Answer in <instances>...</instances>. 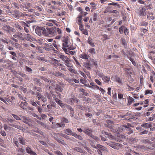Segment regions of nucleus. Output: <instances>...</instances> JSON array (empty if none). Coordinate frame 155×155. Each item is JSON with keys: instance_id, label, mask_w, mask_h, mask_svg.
<instances>
[{"instance_id": "f257e3e1", "label": "nucleus", "mask_w": 155, "mask_h": 155, "mask_svg": "<svg viewBox=\"0 0 155 155\" xmlns=\"http://www.w3.org/2000/svg\"><path fill=\"white\" fill-rule=\"evenodd\" d=\"M36 33L38 36H41L42 35L46 36H48V34L45 28L37 26L35 29Z\"/></svg>"}, {"instance_id": "f03ea898", "label": "nucleus", "mask_w": 155, "mask_h": 155, "mask_svg": "<svg viewBox=\"0 0 155 155\" xmlns=\"http://www.w3.org/2000/svg\"><path fill=\"white\" fill-rule=\"evenodd\" d=\"M22 117L23 118L22 121L24 123L28 124L31 127L33 126L32 124L30 123V122H31L32 120L30 118L25 117L23 116H22Z\"/></svg>"}, {"instance_id": "7ed1b4c3", "label": "nucleus", "mask_w": 155, "mask_h": 155, "mask_svg": "<svg viewBox=\"0 0 155 155\" xmlns=\"http://www.w3.org/2000/svg\"><path fill=\"white\" fill-rule=\"evenodd\" d=\"M132 54V52L130 50H127L125 52L123 51V54L124 57L126 56L129 59L130 58Z\"/></svg>"}, {"instance_id": "20e7f679", "label": "nucleus", "mask_w": 155, "mask_h": 155, "mask_svg": "<svg viewBox=\"0 0 155 155\" xmlns=\"http://www.w3.org/2000/svg\"><path fill=\"white\" fill-rule=\"evenodd\" d=\"M56 28L55 27H54L53 28H51L50 30H49L48 33V34H49L52 35H53L56 33Z\"/></svg>"}, {"instance_id": "39448f33", "label": "nucleus", "mask_w": 155, "mask_h": 155, "mask_svg": "<svg viewBox=\"0 0 155 155\" xmlns=\"http://www.w3.org/2000/svg\"><path fill=\"white\" fill-rule=\"evenodd\" d=\"M69 40L68 38H66L63 41V43L62 44V46L64 48H67L69 46L68 45Z\"/></svg>"}, {"instance_id": "423d86ee", "label": "nucleus", "mask_w": 155, "mask_h": 155, "mask_svg": "<svg viewBox=\"0 0 155 155\" xmlns=\"http://www.w3.org/2000/svg\"><path fill=\"white\" fill-rule=\"evenodd\" d=\"M25 150L28 153L32 154L33 155H37L35 152L32 151L31 149L28 147H26Z\"/></svg>"}, {"instance_id": "0eeeda50", "label": "nucleus", "mask_w": 155, "mask_h": 155, "mask_svg": "<svg viewBox=\"0 0 155 155\" xmlns=\"http://www.w3.org/2000/svg\"><path fill=\"white\" fill-rule=\"evenodd\" d=\"M62 60L65 62L69 59L66 56L62 54H59L58 56Z\"/></svg>"}, {"instance_id": "6e6552de", "label": "nucleus", "mask_w": 155, "mask_h": 155, "mask_svg": "<svg viewBox=\"0 0 155 155\" xmlns=\"http://www.w3.org/2000/svg\"><path fill=\"white\" fill-rule=\"evenodd\" d=\"M55 101L62 108L65 106V104L62 103V101L58 98L55 99Z\"/></svg>"}, {"instance_id": "1a4fd4ad", "label": "nucleus", "mask_w": 155, "mask_h": 155, "mask_svg": "<svg viewBox=\"0 0 155 155\" xmlns=\"http://www.w3.org/2000/svg\"><path fill=\"white\" fill-rule=\"evenodd\" d=\"M55 87H56L54 88V90L55 91H58L60 92L62 91L63 88L60 85L57 84H56Z\"/></svg>"}, {"instance_id": "9d476101", "label": "nucleus", "mask_w": 155, "mask_h": 155, "mask_svg": "<svg viewBox=\"0 0 155 155\" xmlns=\"http://www.w3.org/2000/svg\"><path fill=\"white\" fill-rule=\"evenodd\" d=\"M14 13L15 14L14 17L15 18H18L21 16V12L17 10H15Z\"/></svg>"}, {"instance_id": "9b49d317", "label": "nucleus", "mask_w": 155, "mask_h": 155, "mask_svg": "<svg viewBox=\"0 0 155 155\" xmlns=\"http://www.w3.org/2000/svg\"><path fill=\"white\" fill-rule=\"evenodd\" d=\"M141 127H143L145 128H149L152 126L151 124L147 123H144L141 125Z\"/></svg>"}, {"instance_id": "f8f14e48", "label": "nucleus", "mask_w": 155, "mask_h": 155, "mask_svg": "<svg viewBox=\"0 0 155 155\" xmlns=\"http://www.w3.org/2000/svg\"><path fill=\"white\" fill-rule=\"evenodd\" d=\"M54 139L59 143H60L63 145L65 144V143H64V140L59 139L58 138L56 137H54Z\"/></svg>"}, {"instance_id": "ddd939ff", "label": "nucleus", "mask_w": 155, "mask_h": 155, "mask_svg": "<svg viewBox=\"0 0 155 155\" xmlns=\"http://www.w3.org/2000/svg\"><path fill=\"white\" fill-rule=\"evenodd\" d=\"M107 144L108 145L111 147L112 148H114V149H117V147L115 145V144H114V143L110 142L108 143H107Z\"/></svg>"}, {"instance_id": "4468645a", "label": "nucleus", "mask_w": 155, "mask_h": 155, "mask_svg": "<svg viewBox=\"0 0 155 155\" xmlns=\"http://www.w3.org/2000/svg\"><path fill=\"white\" fill-rule=\"evenodd\" d=\"M9 125H10L11 126L14 127L15 128H16L19 130H21L22 129L23 127H21L19 126L18 125H17L16 124H9Z\"/></svg>"}, {"instance_id": "2eb2a0df", "label": "nucleus", "mask_w": 155, "mask_h": 155, "mask_svg": "<svg viewBox=\"0 0 155 155\" xmlns=\"http://www.w3.org/2000/svg\"><path fill=\"white\" fill-rule=\"evenodd\" d=\"M18 140L19 143L22 145H25V139L22 137H20L18 138Z\"/></svg>"}, {"instance_id": "dca6fc26", "label": "nucleus", "mask_w": 155, "mask_h": 155, "mask_svg": "<svg viewBox=\"0 0 155 155\" xmlns=\"http://www.w3.org/2000/svg\"><path fill=\"white\" fill-rule=\"evenodd\" d=\"M72 136H74L75 138H78V139L80 140H83V138L80 135H77L76 133H72Z\"/></svg>"}, {"instance_id": "f3484780", "label": "nucleus", "mask_w": 155, "mask_h": 155, "mask_svg": "<svg viewBox=\"0 0 155 155\" xmlns=\"http://www.w3.org/2000/svg\"><path fill=\"white\" fill-rule=\"evenodd\" d=\"M27 104V103L26 102H21V104H20L19 106L20 107L22 108L24 110H26V108H25L24 107V106H26Z\"/></svg>"}, {"instance_id": "a211bd4d", "label": "nucleus", "mask_w": 155, "mask_h": 155, "mask_svg": "<svg viewBox=\"0 0 155 155\" xmlns=\"http://www.w3.org/2000/svg\"><path fill=\"white\" fill-rule=\"evenodd\" d=\"M73 150L74 151H76L80 153H82L83 152V150L80 147H76L73 148Z\"/></svg>"}, {"instance_id": "6ab92c4d", "label": "nucleus", "mask_w": 155, "mask_h": 155, "mask_svg": "<svg viewBox=\"0 0 155 155\" xmlns=\"http://www.w3.org/2000/svg\"><path fill=\"white\" fill-rule=\"evenodd\" d=\"M84 64L85 67H87V68L91 69L90 67L91 66V64L89 61H88L87 62H84Z\"/></svg>"}, {"instance_id": "aec40b11", "label": "nucleus", "mask_w": 155, "mask_h": 155, "mask_svg": "<svg viewBox=\"0 0 155 155\" xmlns=\"http://www.w3.org/2000/svg\"><path fill=\"white\" fill-rule=\"evenodd\" d=\"M97 146L98 148L100 149L103 151H105L107 150L106 148L101 145L100 144H97Z\"/></svg>"}, {"instance_id": "412c9836", "label": "nucleus", "mask_w": 155, "mask_h": 155, "mask_svg": "<svg viewBox=\"0 0 155 155\" xmlns=\"http://www.w3.org/2000/svg\"><path fill=\"white\" fill-rule=\"evenodd\" d=\"M126 125L125 124L122 125L120 127V130L121 131H124L126 132Z\"/></svg>"}, {"instance_id": "4be33fe9", "label": "nucleus", "mask_w": 155, "mask_h": 155, "mask_svg": "<svg viewBox=\"0 0 155 155\" xmlns=\"http://www.w3.org/2000/svg\"><path fill=\"white\" fill-rule=\"evenodd\" d=\"M146 10L145 8H143L140 11L139 15L140 16H144V13L146 12Z\"/></svg>"}, {"instance_id": "5701e85b", "label": "nucleus", "mask_w": 155, "mask_h": 155, "mask_svg": "<svg viewBox=\"0 0 155 155\" xmlns=\"http://www.w3.org/2000/svg\"><path fill=\"white\" fill-rule=\"evenodd\" d=\"M64 133L67 135H70L71 134L72 135V133H74L72 132L71 130L69 129H66L65 130Z\"/></svg>"}, {"instance_id": "b1692460", "label": "nucleus", "mask_w": 155, "mask_h": 155, "mask_svg": "<svg viewBox=\"0 0 155 155\" xmlns=\"http://www.w3.org/2000/svg\"><path fill=\"white\" fill-rule=\"evenodd\" d=\"M53 75H55V76L56 77H59V76H61V77H63L64 76V75L62 73H61L60 72H55L54 73Z\"/></svg>"}, {"instance_id": "393cba45", "label": "nucleus", "mask_w": 155, "mask_h": 155, "mask_svg": "<svg viewBox=\"0 0 155 155\" xmlns=\"http://www.w3.org/2000/svg\"><path fill=\"white\" fill-rule=\"evenodd\" d=\"M129 101L127 104L128 105H130L132 103H134L135 102L134 99L131 97H129Z\"/></svg>"}, {"instance_id": "a878e982", "label": "nucleus", "mask_w": 155, "mask_h": 155, "mask_svg": "<svg viewBox=\"0 0 155 155\" xmlns=\"http://www.w3.org/2000/svg\"><path fill=\"white\" fill-rule=\"evenodd\" d=\"M33 80L35 82H36V84L39 86H41L42 85V83L40 81V79L37 78H35Z\"/></svg>"}, {"instance_id": "bb28decb", "label": "nucleus", "mask_w": 155, "mask_h": 155, "mask_svg": "<svg viewBox=\"0 0 155 155\" xmlns=\"http://www.w3.org/2000/svg\"><path fill=\"white\" fill-rule=\"evenodd\" d=\"M121 41L122 44H123L124 46V47L127 48V43H126L125 40L124 38H121Z\"/></svg>"}, {"instance_id": "cd10ccee", "label": "nucleus", "mask_w": 155, "mask_h": 155, "mask_svg": "<svg viewBox=\"0 0 155 155\" xmlns=\"http://www.w3.org/2000/svg\"><path fill=\"white\" fill-rule=\"evenodd\" d=\"M76 106L78 109L81 110H85V107L81 105H77Z\"/></svg>"}, {"instance_id": "c85d7f7f", "label": "nucleus", "mask_w": 155, "mask_h": 155, "mask_svg": "<svg viewBox=\"0 0 155 155\" xmlns=\"http://www.w3.org/2000/svg\"><path fill=\"white\" fill-rule=\"evenodd\" d=\"M86 134H87L88 136H90L91 134V130L86 129L84 131Z\"/></svg>"}, {"instance_id": "c756f323", "label": "nucleus", "mask_w": 155, "mask_h": 155, "mask_svg": "<svg viewBox=\"0 0 155 155\" xmlns=\"http://www.w3.org/2000/svg\"><path fill=\"white\" fill-rule=\"evenodd\" d=\"M131 127V125L129 123L127 124V125H126V132H127L129 131V130L132 129L130 127Z\"/></svg>"}, {"instance_id": "7c9ffc66", "label": "nucleus", "mask_w": 155, "mask_h": 155, "mask_svg": "<svg viewBox=\"0 0 155 155\" xmlns=\"http://www.w3.org/2000/svg\"><path fill=\"white\" fill-rule=\"evenodd\" d=\"M36 58L39 60H40L42 61H45V62H47L48 61L47 60L45 59L44 58L41 57L40 56H37L36 57Z\"/></svg>"}, {"instance_id": "2f4dec72", "label": "nucleus", "mask_w": 155, "mask_h": 155, "mask_svg": "<svg viewBox=\"0 0 155 155\" xmlns=\"http://www.w3.org/2000/svg\"><path fill=\"white\" fill-rule=\"evenodd\" d=\"M26 39L28 41H30V39L32 40V38H32V36L30 34H26Z\"/></svg>"}, {"instance_id": "473e14b6", "label": "nucleus", "mask_w": 155, "mask_h": 155, "mask_svg": "<svg viewBox=\"0 0 155 155\" xmlns=\"http://www.w3.org/2000/svg\"><path fill=\"white\" fill-rule=\"evenodd\" d=\"M41 79L44 80L45 81L48 82V83H51V81L49 80H48L47 78L44 77L43 76H41Z\"/></svg>"}, {"instance_id": "72a5a7b5", "label": "nucleus", "mask_w": 155, "mask_h": 155, "mask_svg": "<svg viewBox=\"0 0 155 155\" xmlns=\"http://www.w3.org/2000/svg\"><path fill=\"white\" fill-rule=\"evenodd\" d=\"M103 80L105 82H108L109 81H110V78L108 77H107L106 76L104 77V78H103Z\"/></svg>"}, {"instance_id": "f704fd0d", "label": "nucleus", "mask_w": 155, "mask_h": 155, "mask_svg": "<svg viewBox=\"0 0 155 155\" xmlns=\"http://www.w3.org/2000/svg\"><path fill=\"white\" fill-rule=\"evenodd\" d=\"M88 57L89 56H88L86 54L81 55V58L83 59H87L88 58Z\"/></svg>"}, {"instance_id": "c9c22d12", "label": "nucleus", "mask_w": 155, "mask_h": 155, "mask_svg": "<svg viewBox=\"0 0 155 155\" xmlns=\"http://www.w3.org/2000/svg\"><path fill=\"white\" fill-rule=\"evenodd\" d=\"M98 17V15L97 13H94L93 16V20L94 21H96Z\"/></svg>"}, {"instance_id": "e433bc0d", "label": "nucleus", "mask_w": 155, "mask_h": 155, "mask_svg": "<svg viewBox=\"0 0 155 155\" xmlns=\"http://www.w3.org/2000/svg\"><path fill=\"white\" fill-rule=\"evenodd\" d=\"M70 61L69 59L65 63V65L67 66L68 67H71V64L69 63V61Z\"/></svg>"}, {"instance_id": "4c0bfd02", "label": "nucleus", "mask_w": 155, "mask_h": 155, "mask_svg": "<svg viewBox=\"0 0 155 155\" xmlns=\"http://www.w3.org/2000/svg\"><path fill=\"white\" fill-rule=\"evenodd\" d=\"M145 95H147L149 94H152L153 93V91L151 90H146L145 92Z\"/></svg>"}, {"instance_id": "58836bf2", "label": "nucleus", "mask_w": 155, "mask_h": 155, "mask_svg": "<svg viewBox=\"0 0 155 155\" xmlns=\"http://www.w3.org/2000/svg\"><path fill=\"white\" fill-rule=\"evenodd\" d=\"M124 27V26H121L119 29V31L121 34H122L123 32V30Z\"/></svg>"}, {"instance_id": "ea45409f", "label": "nucleus", "mask_w": 155, "mask_h": 155, "mask_svg": "<svg viewBox=\"0 0 155 155\" xmlns=\"http://www.w3.org/2000/svg\"><path fill=\"white\" fill-rule=\"evenodd\" d=\"M17 37L18 38H19L20 39H22L23 40H24L23 39V37H22V34L21 33H18L17 34Z\"/></svg>"}, {"instance_id": "a19ab883", "label": "nucleus", "mask_w": 155, "mask_h": 155, "mask_svg": "<svg viewBox=\"0 0 155 155\" xmlns=\"http://www.w3.org/2000/svg\"><path fill=\"white\" fill-rule=\"evenodd\" d=\"M71 109H72V110H70V114L71 116V117H74V109L73 108H72Z\"/></svg>"}, {"instance_id": "79ce46f5", "label": "nucleus", "mask_w": 155, "mask_h": 155, "mask_svg": "<svg viewBox=\"0 0 155 155\" xmlns=\"http://www.w3.org/2000/svg\"><path fill=\"white\" fill-rule=\"evenodd\" d=\"M89 51L92 54H95V49L94 48H92L90 49L89 50Z\"/></svg>"}, {"instance_id": "37998d69", "label": "nucleus", "mask_w": 155, "mask_h": 155, "mask_svg": "<svg viewBox=\"0 0 155 155\" xmlns=\"http://www.w3.org/2000/svg\"><path fill=\"white\" fill-rule=\"evenodd\" d=\"M108 5H112L114 6L117 5V7L118 8H120V5L118 4H117L116 3L114 2H112L111 3H109Z\"/></svg>"}, {"instance_id": "c03bdc74", "label": "nucleus", "mask_w": 155, "mask_h": 155, "mask_svg": "<svg viewBox=\"0 0 155 155\" xmlns=\"http://www.w3.org/2000/svg\"><path fill=\"white\" fill-rule=\"evenodd\" d=\"M84 100L86 102L88 103L90 102L91 99L89 98H87L86 97H84Z\"/></svg>"}, {"instance_id": "a18cd8bd", "label": "nucleus", "mask_w": 155, "mask_h": 155, "mask_svg": "<svg viewBox=\"0 0 155 155\" xmlns=\"http://www.w3.org/2000/svg\"><path fill=\"white\" fill-rule=\"evenodd\" d=\"M12 115L13 117L16 119V120H21V119L17 115L14 114H12Z\"/></svg>"}, {"instance_id": "49530a36", "label": "nucleus", "mask_w": 155, "mask_h": 155, "mask_svg": "<svg viewBox=\"0 0 155 155\" xmlns=\"http://www.w3.org/2000/svg\"><path fill=\"white\" fill-rule=\"evenodd\" d=\"M116 80L118 83H120L121 82L120 78L118 76H116L115 78Z\"/></svg>"}, {"instance_id": "de8ad7c7", "label": "nucleus", "mask_w": 155, "mask_h": 155, "mask_svg": "<svg viewBox=\"0 0 155 155\" xmlns=\"http://www.w3.org/2000/svg\"><path fill=\"white\" fill-rule=\"evenodd\" d=\"M61 120L62 121L66 123H68V120L67 119L65 118L64 117H63L62 118Z\"/></svg>"}, {"instance_id": "09e8293b", "label": "nucleus", "mask_w": 155, "mask_h": 155, "mask_svg": "<svg viewBox=\"0 0 155 155\" xmlns=\"http://www.w3.org/2000/svg\"><path fill=\"white\" fill-rule=\"evenodd\" d=\"M71 100V102H72V101H74L75 102L77 103H78L80 101L79 99H77V98H75V97L74 98H72Z\"/></svg>"}, {"instance_id": "8fccbe9b", "label": "nucleus", "mask_w": 155, "mask_h": 155, "mask_svg": "<svg viewBox=\"0 0 155 155\" xmlns=\"http://www.w3.org/2000/svg\"><path fill=\"white\" fill-rule=\"evenodd\" d=\"M97 74L100 77H103L104 74L103 73L100 72V71H97Z\"/></svg>"}, {"instance_id": "3c124183", "label": "nucleus", "mask_w": 155, "mask_h": 155, "mask_svg": "<svg viewBox=\"0 0 155 155\" xmlns=\"http://www.w3.org/2000/svg\"><path fill=\"white\" fill-rule=\"evenodd\" d=\"M142 142L145 143H150V141L147 139H143L142 140Z\"/></svg>"}, {"instance_id": "603ef678", "label": "nucleus", "mask_w": 155, "mask_h": 155, "mask_svg": "<svg viewBox=\"0 0 155 155\" xmlns=\"http://www.w3.org/2000/svg\"><path fill=\"white\" fill-rule=\"evenodd\" d=\"M108 137L110 139H113L114 138V136L112 135L111 133H108L107 135Z\"/></svg>"}, {"instance_id": "864d4df0", "label": "nucleus", "mask_w": 155, "mask_h": 155, "mask_svg": "<svg viewBox=\"0 0 155 155\" xmlns=\"http://www.w3.org/2000/svg\"><path fill=\"white\" fill-rule=\"evenodd\" d=\"M26 70L29 72H31L32 70L28 66H26Z\"/></svg>"}, {"instance_id": "5fc2aeb1", "label": "nucleus", "mask_w": 155, "mask_h": 155, "mask_svg": "<svg viewBox=\"0 0 155 155\" xmlns=\"http://www.w3.org/2000/svg\"><path fill=\"white\" fill-rule=\"evenodd\" d=\"M132 68L131 67H129L128 68H124V70L125 71H130L132 70Z\"/></svg>"}, {"instance_id": "6e6d98bb", "label": "nucleus", "mask_w": 155, "mask_h": 155, "mask_svg": "<svg viewBox=\"0 0 155 155\" xmlns=\"http://www.w3.org/2000/svg\"><path fill=\"white\" fill-rule=\"evenodd\" d=\"M124 33L126 35H127L128 34V30L126 27H124Z\"/></svg>"}, {"instance_id": "4d7b16f0", "label": "nucleus", "mask_w": 155, "mask_h": 155, "mask_svg": "<svg viewBox=\"0 0 155 155\" xmlns=\"http://www.w3.org/2000/svg\"><path fill=\"white\" fill-rule=\"evenodd\" d=\"M90 4L92 5L93 9H96V4L95 3L91 2L90 3Z\"/></svg>"}, {"instance_id": "13d9d810", "label": "nucleus", "mask_w": 155, "mask_h": 155, "mask_svg": "<svg viewBox=\"0 0 155 155\" xmlns=\"http://www.w3.org/2000/svg\"><path fill=\"white\" fill-rule=\"evenodd\" d=\"M0 41H1L2 42L5 43H6V44H8V42L7 41V39L6 38H5V39H0Z\"/></svg>"}, {"instance_id": "bf43d9fd", "label": "nucleus", "mask_w": 155, "mask_h": 155, "mask_svg": "<svg viewBox=\"0 0 155 155\" xmlns=\"http://www.w3.org/2000/svg\"><path fill=\"white\" fill-rule=\"evenodd\" d=\"M104 126L109 128L112 129V125L111 124H105Z\"/></svg>"}, {"instance_id": "052dcab7", "label": "nucleus", "mask_w": 155, "mask_h": 155, "mask_svg": "<svg viewBox=\"0 0 155 155\" xmlns=\"http://www.w3.org/2000/svg\"><path fill=\"white\" fill-rule=\"evenodd\" d=\"M148 133V131L146 130H145L144 131H142L140 133V134L142 135V134H147Z\"/></svg>"}, {"instance_id": "680f3d73", "label": "nucleus", "mask_w": 155, "mask_h": 155, "mask_svg": "<svg viewBox=\"0 0 155 155\" xmlns=\"http://www.w3.org/2000/svg\"><path fill=\"white\" fill-rule=\"evenodd\" d=\"M0 20L2 22H5L6 21V20L5 19L4 17L2 16H0Z\"/></svg>"}, {"instance_id": "e2e57ef3", "label": "nucleus", "mask_w": 155, "mask_h": 155, "mask_svg": "<svg viewBox=\"0 0 155 155\" xmlns=\"http://www.w3.org/2000/svg\"><path fill=\"white\" fill-rule=\"evenodd\" d=\"M79 29L81 31H83V30H84V29H83L82 28L83 27V25L81 24H79Z\"/></svg>"}, {"instance_id": "0e129e2a", "label": "nucleus", "mask_w": 155, "mask_h": 155, "mask_svg": "<svg viewBox=\"0 0 155 155\" xmlns=\"http://www.w3.org/2000/svg\"><path fill=\"white\" fill-rule=\"evenodd\" d=\"M68 70L71 72L75 74H76V72L75 71V70L71 68H69L68 69Z\"/></svg>"}, {"instance_id": "69168bd1", "label": "nucleus", "mask_w": 155, "mask_h": 155, "mask_svg": "<svg viewBox=\"0 0 155 155\" xmlns=\"http://www.w3.org/2000/svg\"><path fill=\"white\" fill-rule=\"evenodd\" d=\"M18 151L19 152H20L21 153H24L25 152L24 149H23L22 148H18Z\"/></svg>"}, {"instance_id": "338daca9", "label": "nucleus", "mask_w": 155, "mask_h": 155, "mask_svg": "<svg viewBox=\"0 0 155 155\" xmlns=\"http://www.w3.org/2000/svg\"><path fill=\"white\" fill-rule=\"evenodd\" d=\"M0 134L3 136H5L6 135V133L5 132L4 130H2L0 132Z\"/></svg>"}, {"instance_id": "774afa93", "label": "nucleus", "mask_w": 155, "mask_h": 155, "mask_svg": "<svg viewBox=\"0 0 155 155\" xmlns=\"http://www.w3.org/2000/svg\"><path fill=\"white\" fill-rule=\"evenodd\" d=\"M55 153L58 155H63L60 151L57 150L55 152Z\"/></svg>"}]
</instances>
